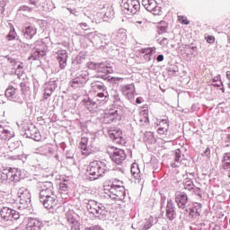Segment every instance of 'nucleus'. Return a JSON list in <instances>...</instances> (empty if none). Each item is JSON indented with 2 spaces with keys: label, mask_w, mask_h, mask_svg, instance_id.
I'll list each match as a JSON object with an SVG mask.
<instances>
[{
  "label": "nucleus",
  "mask_w": 230,
  "mask_h": 230,
  "mask_svg": "<svg viewBox=\"0 0 230 230\" xmlns=\"http://www.w3.org/2000/svg\"><path fill=\"white\" fill-rule=\"evenodd\" d=\"M36 188L40 191V202L46 209L57 208L58 199L57 194H55V189L51 181H38Z\"/></svg>",
  "instance_id": "1"
},
{
  "label": "nucleus",
  "mask_w": 230,
  "mask_h": 230,
  "mask_svg": "<svg viewBox=\"0 0 230 230\" xmlns=\"http://www.w3.org/2000/svg\"><path fill=\"white\" fill-rule=\"evenodd\" d=\"M107 172H109L107 164H105V162L95 160L89 164L87 173L90 176H88L87 179L88 181H96V179L103 177Z\"/></svg>",
  "instance_id": "2"
},
{
  "label": "nucleus",
  "mask_w": 230,
  "mask_h": 230,
  "mask_svg": "<svg viewBox=\"0 0 230 230\" xmlns=\"http://www.w3.org/2000/svg\"><path fill=\"white\" fill-rule=\"evenodd\" d=\"M104 197L111 200L127 202V190L125 187L120 185H108L107 188L104 189Z\"/></svg>",
  "instance_id": "3"
},
{
  "label": "nucleus",
  "mask_w": 230,
  "mask_h": 230,
  "mask_svg": "<svg viewBox=\"0 0 230 230\" xmlns=\"http://www.w3.org/2000/svg\"><path fill=\"white\" fill-rule=\"evenodd\" d=\"M86 208L91 215L95 217V218H99V220H105L107 217V208L102 203L94 199H89L86 202Z\"/></svg>",
  "instance_id": "4"
},
{
  "label": "nucleus",
  "mask_w": 230,
  "mask_h": 230,
  "mask_svg": "<svg viewBox=\"0 0 230 230\" xmlns=\"http://www.w3.org/2000/svg\"><path fill=\"white\" fill-rule=\"evenodd\" d=\"M121 8L126 15H139L141 4L137 0H122Z\"/></svg>",
  "instance_id": "5"
},
{
  "label": "nucleus",
  "mask_w": 230,
  "mask_h": 230,
  "mask_svg": "<svg viewBox=\"0 0 230 230\" xmlns=\"http://www.w3.org/2000/svg\"><path fill=\"white\" fill-rule=\"evenodd\" d=\"M89 80V72L87 70H80L75 74V77L70 82L73 89H80L84 87Z\"/></svg>",
  "instance_id": "6"
},
{
  "label": "nucleus",
  "mask_w": 230,
  "mask_h": 230,
  "mask_svg": "<svg viewBox=\"0 0 230 230\" xmlns=\"http://www.w3.org/2000/svg\"><path fill=\"white\" fill-rule=\"evenodd\" d=\"M18 197L20 199V206L18 209H26L31 204V193L24 187L18 190Z\"/></svg>",
  "instance_id": "7"
},
{
  "label": "nucleus",
  "mask_w": 230,
  "mask_h": 230,
  "mask_svg": "<svg viewBox=\"0 0 230 230\" xmlns=\"http://www.w3.org/2000/svg\"><path fill=\"white\" fill-rule=\"evenodd\" d=\"M114 8L111 4H102L100 7V12L97 13V17H102V21L109 22L112 19H114Z\"/></svg>",
  "instance_id": "8"
},
{
  "label": "nucleus",
  "mask_w": 230,
  "mask_h": 230,
  "mask_svg": "<svg viewBox=\"0 0 230 230\" xmlns=\"http://www.w3.org/2000/svg\"><path fill=\"white\" fill-rule=\"evenodd\" d=\"M1 218L8 222V220H19L21 213L13 208L4 207L0 211Z\"/></svg>",
  "instance_id": "9"
},
{
  "label": "nucleus",
  "mask_w": 230,
  "mask_h": 230,
  "mask_svg": "<svg viewBox=\"0 0 230 230\" xmlns=\"http://www.w3.org/2000/svg\"><path fill=\"white\" fill-rule=\"evenodd\" d=\"M118 119H121V112L118 111V109H110L107 112L104 113L102 121L106 125L111 123H114L118 121Z\"/></svg>",
  "instance_id": "10"
},
{
  "label": "nucleus",
  "mask_w": 230,
  "mask_h": 230,
  "mask_svg": "<svg viewBox=\"0 0 230 230\" xmlns=\"http://www.w3.org/2000/svg\"><path fill=\"white\" fill-rule=\"evenodd\" d=\"M7 62L9 64V67L12 69V75H17L18 77L22 76V73H24V66H22V63H20L12 58H8Z\"/></svg>",
  "instance_id": "11"
},
{
  "label": "nucleus",
  "mask_w": 230,
  "mask_h": 230,
  "mask_svg": "<svg viewBox=\"0 0 230 230\" xmlns=\"http://www.w3.org/2000/svg\"><path fill=\"white\" fill-rule=\"evenodd\" d=\"M108 136L112 142L117 143V145H125L126 143L125 137H123V131L119 128L108 129Z\"/></svg>",
  "instance_id": "12"
},
{
  "label": "nucleus",
  "mask_w": 230,
  "mask_h": 230,
  "mask_svg": "<svg viewBox=\"0 0 230 230\" xmlns=\"http://www.w3.org/2000/svg\"><path fill=\"white\" fill-rule=\"evenodd\" d=\"M111 42L115 46H123L127 42V31L120 29L111 35Z\"/></svg>",
  "instance_id": "13"
},
{
  "label": "nucleus",
  "mask_w": 230,
  "mask_h": 230,
  "mask_svg": "<svg viewBox=\"0 0 230 230\" xmlns=\"http://www.w3.org/2000/svg\"><path fill=\"white\" fill-rule=\"evenodd\" d=\"M142 4L144 8L153 13V15H159V13H161V7L157 5L155 0H142Z\"/></svg>",
  "instance_id": "14"
},
{
  "label": "nucleus",
  "mask_w": 230,
  "mask_h": 230,
  "mask_svg": "<svg viewBox=\"0 0 230 230\" xmlns=\"http://www.w3.org/2000/svg\"><path fill=\"white\" fill-rule=\"evenodd\" d=\"M5 96L11 102H15L16 103L20 104H22L24 102V101L20 97L19 92L13 86H9L5 90Z\"/></svg>",
  "instance_id": "15"
},
{
  "label": "nucleus",
  "mask_w": 230,
  "mask_h": 230,
  "mask_svg": "<svg viewBox=\"0 0 230 230\" xmlns=\"http://www.w3.org/2000/svg\"><path fill=\"white\" fill-rule=\"evenodd\" d=\"M79 148L81 150L82 155H90L93 154V144L89 142V138L84 137L81 138Z\"/></svg>",
  "instance_id": "16"
},
{
  "label": "nucleus",
  "mask_w": 230,
  "mask_h": 230,
  "mask_svg": "<svg viewBox=\"0 0 230 230\" xmlns=\"http://www.w3.org/2000/svg\"><path fill=\"white\" fill-rule=\"evenodd\" d=\"M111 161L116 164H121L127 159V154L123 149L115 148L111 155Z\"/></svg>",
  "instance_id": "17"
},
{
  "label": "nucleus",
  "mask_w": 230,
  "mask_h": 230,
  "mask_svg": "<svg viewBox=\"0 0 230 230\" xmlns=\"http://www.w3.org/2000/svg\"><path fill=\"white\" fill-rule=\"evenodd\" d=\"M175 202L179 209H186V205L188 204V194L177 191L175 193Z\"/></svg>",
  "instance_id": "18"
},
{
  "label": "nucleus",
  "mask_w": 230,
  "mask_h": 230,
  "mask_svg": "<svg viewBox=\"0 0 230 230\" xmlns=\"http://www.w3.org/2000/svg\"><path fill=\"white\" fill-rule=\"evenodd\" d=\"M56 58L59 64L60 69H66L67 66V58H69V56L67 55V50L66 49H60L57 52Z\"/></svg>",
  "instance_id": "19"
},
{
  "label": "nucleus",
  "mask_w": 230,
  "mask_h": 230,
  "mask_svg": "<svg viewBox=\"0 0 230 230\" xmlns=\"http://www.w3.org/2000/svg\"><path fill=\"white\" fill-rule=\"evenodd\" d=\"M120 91L123 96H125L128 100H134L136 88L133 84L120 85Z\"/></svg>",
  "instance_id": "20"
},
{
  "label": "nucleus",
  "mask_w": 230,
  "mask_h": 230,
  "mask_svg": "<svg viewBox=\"0 0 230 230\" xmlns=\"http://www.w3.org/2000/svg\"><path fill=\"white\" fill-rule=\"evenodd\" d=\"M165 217L169 220H175L177 218V211H175V204L173 200L168 199L165 210Z\"/></svg>",
  "instance_id": "21"
},
{
  "label": "nucleus",
  "mask_w": 230,
  "mask_h": 230,
  "mask_svg": "<svg viewBox=\"0 0 230 230\" xmlns=\"http://www.w3.org/2000/svg\"><path fill=\"white\" fill-rule=\"evenodd\" d=\"M93 100L97 103L98 107H102V105L109 102V92H107V90H103V92L98 93L93 97Z\"/></svg>",
  "instance_id": "22"
},
{
  "label": "nucleus",
  "mask_w": 230,
  "mask_h": 230,
  "mask_svg": "<svg viewBox=\"0 0 230 230\" xmlns=\"http://www.w3.org/2000/svg\"><path fill=\"white\" fill-rule=\"evenodd\" d=\"M170 128V120L168 117L162 119L158 123V134L162 136H166L168 134V129Z\"/></svg>",
  "instance_id": "23"
},
{
  "label": "nucleus",
  "mask_w": 230,
  "mask_h": 230,
  "mask_svg": "<svg viewBox=\"0 0 230 230\" xmlns=\"http://www.w3.org/2000/svg\"><path fill=\"white\" fill-rule=\"evenodd\" d=\"M184 161V155L181 153V149H176L173 153V161L171 163L172 168H179Z\"/></svg>",
  "instance_id": "24"
},
{
  "label": "nucleus",
  "mask_w": 230,
  "mask_h": 230,
  "mask_svg": "<svg viewBox=\"0 0 230 230\" xmlns=\"http://www.w3.org/2000/svg\"><path fill=\"white\" fill-rule=\"evenodd\" d=\"M12 137H13V131L10 130V128L0 124V139L9 141Z\"/></svg>",
  "instance_id": "25"
},
{
  "label": "nucleus",
  "mask_w": 230,
  "mask_h": 230,
  "mask_svg": "<svg viewBox=\"0 0 230 230\" xmlns=\"http://www.w3.org/2000/svg\"><path fill=\"white\" fill-rule=\"evenodd\" d=\"M66 222L68 226L71 227V229L78 230L80 227V223L75 218V216H73V212L68 211L66 214Z\"/></svg>",
  "instance_id": "26"
},
{
  "label": "nucleus",
  "mask_w": 230,
  "mask_h": 230,
  "mask_svg": "<svg viewBox=\"0 0 230 230\" xmlns=\"http://www.w3.org/2000/svg\"><path fill=\"white\" fill-rule=\"evenodd\" d=\"M22 33L25 39L31 40L37 35V27L35 25H29L22 30Z\"/></svg>",
  "instance_id": "27"
},
{
  "label": "nucleus",
  "mask_w": 230,
  "mask_h": 230,
  "mask_svg": "<svg viewBox=\"0 0 230 230\" xmlns=\"http://www.w3.org/2000/svg\"><path fill=\"white\" fill-rule=\"evenodd\" d=\"M42 223L35 218L28 220L26 230H42Z\"/></svg>",
  "instance_id": "28"
},
{
  "label": "nucleus",
  "mask_w": 230,
  "mask_h": 230,
  "mask_svg": "<svg viewBox=\"0 0 230 230\" xmlns=\"http://www.w3.org/2000/svg\"><path fill=\"white\" fill-rule=\"evenodd\" d=\"M43 57H46V50L35 48L31 50L28 60H40V58H43Z\"/></svg>",
  "instance_id": "29"
},
{
  "label": "nucleus",
  "mask_w": 230,
  "mask_h": 230,
  "mask_svg": "<svg viewBox=\"0 0 230 230\" xmlns=\"http://www.w3.org/2000/svg\"><path fill=\"white\" fill-rule=\"evenodd\" d=\"M83 105L87 109V111H90V112H93V111H96L98 109V104L95 102L94 98H85L82 101Z\"/></svg>",
  "instance_id": "30"
},
{
  "label": "nucleus",
  "mask_w": 230,
  "mask_h": 230,
  "mask_svg": "<svg viewBox=\"0 0 230 230\" xmlns=\"http://www.w3.org/2000/svg\"><path fill=\"white\" fill-rule=\"evenodd\" d=\"M221 166L225 172H230V152L223 155Z\"/></svg>",
  "instance_id": "31"
},
{
  "label": "nucleus",
  "mask_w": 230,
  "mask_h": 230,
  "mask_svg": "<svg viewBox=\"0 0 230 230\" xmlns=\"http://www.w3.org/2000/svg\"><path fill=\"white\" fill-rule=\"evenodd\" d=\"M111 98L115 105H118L121 109L125 107V103L121 101V97H119V93L116 90L111 91Z\"/></svg>",
  "instance_id": "32"
},
{
  "label": "nucleus",
  "mask_w": 230,
  "mask_h": 230,
  "mask_svg": "<svg viewBox=\"0 0 230 230\" xmlns=\"http://www.w3.org/2000/svg\"><path fill=\"white\" fill-rule=\"evenodd\" d=\"M7 170V179L8 181H19V175H21V172L17 171V169H6Z\"/></svg>",
  "instance_id": "33"
},
{
  "label": "nucleus",
  "mask_w": 230,
  "mask_h": 230,
  "mask_svg": "<svg viewBox=\"0 0 230 230\" xmlns=\"http://www.w3.org/2000/svg\"><path fill=\"white\" fill-rule=\"evenodd\" d=\"M131 175L137 182H141V171L139 170V165L137 164H133L131 165Z\"/></svg>",
  "instance_id": "34"
},
{
  "label": "nucleus",
  "mask_w": 230,
  "mask_h": 230,
  "mask_svg": "<svg viewBox=\"0 0 230 230\" xmlns=\"http://www.w3.org/2000/svg\"><path fill=\"white\" fill-rule=\"evenodd\" d=\"M137 124L140 125V127H145L146 125H148V113L142 111L140 112L138 118L137 119Z\"/></svg>",
  "instance_id": "35"
},
{
  "label": "nucleus",
  "mask_w": 230,
  "mask_h": 230,
  "mask_svg": "<svg viewBox=\"0 0 230 230\" xmlns=\"http://www.w3.org/2000/svg\"><path fill=\"white\" fill-rule=\"evenodd\" d=\"M112 66H108L105 63H101L98 66L97 72L104 75H111L112 73Z\"/></svg>",
  "instance_id": "36"
},
{
  "label": "nucleus",
  "mask_w": 230,
  "mask_h": 230,
  "mask_svg": "<svg viewBox=\"0 0 230 230\" xmlns=\"http://www.w3.org/2000/svg\"><path fill=\"white\" fill-rule=\"evenodd\" d=\"M186 213H189L190 217H200V205H199V208H186L185 209Z\"/></svg>",
  "instance_id": "37"
},
{
  "label": "nucleus",
  "mask_w": 230,
  "mask_h": 230,
  "mask_svg": "<svg viewBox=\"0 0 230 230\" xmlns=\"http://www.w3.org/2000/svg\"><path fill=\"white\" fill-rule=\"evenodd\" d=\"M144 141H146V143H149V145L155 143V137L154 136V133L146 132L144 135Z\"/></svg>",
  "instance_id": "38"
},
{
  "label": "nucleus",
  "mask_w": 230,
  "mask_h": 230,
  "mask_svg": "<svg viewBox=\"0 0 230 230\" xmlns=\"http://www.w3.org/2000/svg\"><path fill=\"white\" fill-rule=\"evenodd\" d=\"M59 191L60 193L67 195V191H69V184L67 181H64L63 182L59 183Z\"/></svg>",
  "instance_id": "39"
},
{
  "label": "nucleus",
  "mask_w": 230,
  "mask_h": 230,
  "mask_svg": "<svg viewBox=\"0 0 230 230\" xmlns=\"http://www.w3.org/2000/svg\"><path fill=\"white\" fill-rule=\"evenodd\" d=\"M92 87L94 91H102V93L103 91H107L105 85L100 82L92 83Z\"/></svg>",
  "instance_id": "40"
},
{
  "label": "nucleus",
  "mask_w": 230,
  "mask_h": 230,
  "mask_svg": "<svg viewBox=\"0 0 230 230\" xmlns=\"http://www.w3.org/2000/svg\"><path fill=\"white\" fill-rule=\"evenodd\" d=\"M58 86V84H57V80L55 79H50L44 84V87L49 88L52 91H55V89H57Z\"/></svg>",
  "instance_id": "41"
},
{
  "label": "nucleus",
  "mask_w": 230,
  "mask_h": 230,
  "mask_svg": "<svg viewBox=\"0 0 230 230\" xmlns=\"http://www.w3.org/2000/svg\"><path fill=\"white\" fill-rule=\"evenodd\" d=\"M183 186H184V190H187L188 191H191L195 188L193 181L190 179L184 180Z\"/></svg>",
  "instance_id": "42"
},
{
  "label": "nucleus",
  "mask_w": 230,
  "mask_h": 230,
  "mask_svg": "<svg viewBox=\"0 0 230 230\" xmlns=\"http://www.w3.org/2000/svg\"><path fill=\"white\" fill-rule=\"evenodd\" d=\"M157 49L155 47L152 48H146V49H141L140 53H143L144 55H154Z\"/></svg>",
  "instance_id": "43"
},
{
  "label": "nucleus",
  "mask_w": 230,
  "mask_h": 230,
  "mask_svg": "<svg viewBox=\"0 0 230 230\" xmlns=\"http://www.w3.org/2000/svg\"><path fill=\"white\" fill-rule=\"evenodd\" d=\"M155 222H157V219H155L154 217H151L148 221L145 222L144 229H150V227H152V226H154Z\"/></svg>",
  "instance_id": "44"
},
{
  "label": "nucleus",
  "mask_w": 230,
  "mask_h": 230,
  "mask_svg": "<svg viewBox=\"0 0 230 230\" xmlns=\"http://www.w3.org/2000/svg\"><path fill=\"white\" fill-rule=\"evenodd\" d=\"M29 4H32L35 8H40L42 4H44V1L42 0H28Z\"/></svg>",
  "instance_id": "45"
},
{
  "label": "nucleus",
  "mask_w": 230,
  "mask_h": 230,
  "mask_svg": "<svg viewBox=\"0 0 230 230\" xmlns=\"http://www.w3.org/2000/svg\"><path fill=\"white\" fill-rule=\"evenodd\" d=\"M15 37H17V32H15V29L13 27L6 36V39L7 40H14Z\"/></svg>",
  "instance_id": "46"
},
{
  "label": "nucleus",
  "mask_w": 230,
  "mask_h": 230,
  "mask_svg": "<svg viewBox=\"0 0 230 230\" xmlns=\"http://www.w3.org/2000/svg\"><path fill=\"white\" fill-rule=\"evenodd\" d=\"M27 134V137H29L31 139H34V141H40V133L34 131L33 133H31L30 135Z\"/></svg>",
  "instance_id": "47"
},
{
  "label": "nucleus",
  "mask_w": 230,
  "mask_h": 230,
  "mask_svg": "<svg viewBox=\"0 0 230 230\" xmlns=\"http://www.w3.org/2000/svg\"><path fill=\"white\" fill-rule=\"evenodd\" d=\"M85 60V54L84 53H79V55L75 58L74 62L75 64H83Z\"/></svg>",
  "instance_id": "48"
},
{
  "label": "nucleus",
  "mask_w": 230,
  "mask_h": 230,
  "mask_svg": "<svg viewBox=\"0 0 230 230\" xmlns=\"http://www.w3.org/2000/svg\"><path fill=\"white\" fill-rule=\"evenodd\" d=\"M157 28H158V33L159 35H161L163 33H166V30L168 27L166 26V23L163 25V22H161Z\"/></svg>",
  "instance_id": "49"
},
{
  "label": "nucleus",
  "mask_w": 230,
  "mask_h": 230,
  "mask_svg": "<svg viewBox=\"0 0 230 230\" xmlns=\"http://www.w3.org/2000/svg\"><path fill=\"white\" fill-rule=\"evenodd\" d=\"M18 12H25L26 13H30L31 12H33V7H30L28 5H22L18 9Z\"/></svg>",
  "instance_id": "50"
},
{
  "label": "nucleus",
  "mask_w": 230,
  "mask_h": 230,
  "mask_svg": "<svg viewBox=\"0 0 230 230\" xmlns=\"http://www.w3.org/2000/svg\"><path fill=\"white\" fill-rule=\"evenodd\" d=\"M54 90L44 87V99L48 100L51 94H53Z\"/></svg>",
  "instance_id": "51"
},
{
  "label": "nucleus",
  "mask_w": 230,
  "mask_h": 230,
  "mask_svg": "<svg viewBox=\"0 0 230 230\" xmlns=\"http://www.w3.org/2000/svg\"><path fill=\"white\" fill-rule=\"evenodd\" d=\"M43 150L45 151V152L43 153L44 155H49V154H53V152H55V150L53 149V147L49 146H43Z\"/></svg>",
  "instance_id": "52"
},
{
  "label": "nucleus",
  "mask_w": 230,
  "mask_h": 230,
  "mask_svg": "<svg viewBox=\"0 0 230 230\" xmlns=\"http://www.w3.org/2000/svg\"><path fill=\"white\" fill-rule=\"evenodd\" d=\"M0 181H8V172L7 169L0 172Z\"/></svg>",
  "instance_id": "53"
},
{
  "label": "nucleus",
  "mask_w": 230,
  "mask_h": 230,
  "mask_svg": "<svg viewBox=\"0 0 230 230\" xmlns=\"http://www.w3.org/2000/svg\"><path fill=\"white\" fill-rule=\"evenodd\" d=\"M191 193H194V195H197L198 197H202V190L200 188L194 187L191 190Z\"/></svg>",
  "instance_id": "54"
},
{
  "label": "nucleus",
  "mask_w": 230,
  "mask_h": 230,
  "mask_svg": "<svg viewBox=\"0 0 230 230\" xmlns=\"http://www.w3.org/2000/svg\"><path fill=\"white\" fill-rule=\"evenodd\" d=\"M201 155H203V157H207V159H209L210 155H211V149L209 147H207L203 153L201 154Z\"/></svg>",
  "instance_id": "55"
},
{
  "label": "nucleus",
  "mask_w": 230,
  "mask_h": 230,
  "mask_svg": "<svg viewBox=\"0 0 230 230\" xmlns=\"http://www.w3.org/2000/svg\"><path fill=\"white\" fill-rule=\"evenodd\" d=\"M100 66V64H96V63H93V62H88L87 63L88 69H96V71H98V66Z\"/></svg>",
  "instance_id": "56"
},
{
  "label": "nucleus",
  "mask_w": 230,
  "mask_h": 230,
  "mask_svg": "<svg viewBox=\"0 0 230 230\" xmlns=\"http://www.w3.org/2000/svg\"><path fill=\"white\" fill-rule=\"evenodd\" d=\"M79 28H82L84 30V31H87V30H89V25L85 22H81L79 23Z\"/></svg>",
  "instance_id": "57"
},
{
  "label": "nucleus",
  "mask_w": 230,
  "mask_h": 230,
  "mask_svg": "<svg viewBox=\"0 0 230 230\" xmlns=\"http://www.w3.org/2000/svg\"><path fill=\"white\" fill-rule=\"evenodd\" d=\"M181 19V22L182 24H190V21H188V18H186L185 16H180Z\"/></svg>",
  "instance_id": "58"
},
{
  "label": "nucleus",
  "mask_w": 230,
  "mask_h": 230,
  "mask_svg": "<svg viewBox=\"0 0 230 230\" xmlns=\"http://www.w3.org/2000/svg\"><path fill=\"white\" fill-rule=\"evenodd\" d=\"M207 42H208V44H213V42H215V37L208 36Z\"/></svg>",
  "instance_id": "59"
},
{
  "label": "nucleus",
  "mask_w": 230,
  "mask_h": 230,
  "mask_svg": "<svg viewBox=\"0 0 230 230\" xmlns=\"http://www.w3.org/2000/svg\"><path fill=\"white\" fill-rule=\"evenodd\" d=\"M144 59L146 60V62H150V60H152V55L145 54Z\"/></svg>",
  "instance_id": "60"
},
{
  "label": "nucleus",
  "mask_w": 230,
  "mask_h": 230,
  "mask_svg": "<svg viewBox=\"0 0 230 230\" xmlns=\"http://www.w3.org/2000/svg\"><path fill=\"white\" fill-rule=\"evenodd\" d=\"M156 60L157 62H163V60H164V56L162 54L158 55Z\"/></svg>",
  "instance_id": "61"
},
{
  "label": "nucleus",
  "mask_w": 230,
  "mask_h": 230,
  "mask_svg": "<svg viewBox=\"0 0 230 230\" xmlns=\"http://www.w3.org/2000/svg\"><path fill=\"white\" fill-rule=\"evenodd\" d=\"M0 6L3 8L2 12H4V6H6V0H4L0 3Z\"/></svg>",
  "instance_id": "62"
},
{
  "label": "nucleus",
  "mask_w": 230,
  "mask_h": 230,
  "mask_svg": "<svg viewBox=\"0 0 230 230\" xmlns=\"http://www.w3.org/2000/svg\"><path fill=\"white\" fill-rule=\"evenodd\" d=\"M160 44H164V45L168 44V39L163 38V39L160 40Z\"/></svg>",
  "instance_id": "63"
},
{
  "label": "nucleus",
  "mask_w": 230,
  "mask_h": 230,
  "mask_svg": "<svg viewBox=\"0 0 230 230\" xmlns=\"http://www.w3.org/2000/svg\"><path fill=\"white\" fill-rule=\"evenodd\" d=\"M12 157V159H14V160H21V159H22V155H13V156H11Z\"/></svg>",
  "instance_id": "64"
}]
</instances>
